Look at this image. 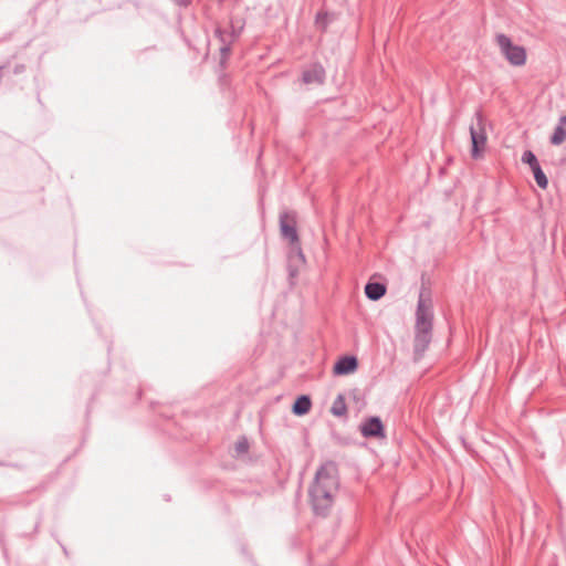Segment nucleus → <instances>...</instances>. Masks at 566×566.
<instances>
[{"mask_svg":"<svg viewBox=\"0 0 566 566\" xmlns=\"http://www.w3.org/2000/svg\"><path fill=\"white\" fill-rule=\"evenodd\" d=\"M521 160L523 164L528 165L531 169L539 165L536 156L531 150H525L522 155Z\"/></svg>","mask_w":566,"mask_h":566,"instance_id":"nucleus-16","label":"nucleus"},{"mask_svg":"<svg viewBox=\"0 0 566 566\" xmlns=\"http://www.w3.org/2000/svg\"><path fill=\"white\" fill-rule=\"evenodd\" d=\"M551 144L555 146L562 145L566 140V130L565 125H562L560 122L555 127L553 135L551 136Z\"/></svg>","mask_w":566,"mask_h":566,"instance_id":"nucleus-13","label":"nucleus"},{"mask_svg":"<svg viewBox=\"0 0 566 566\" xmlns=\"http://www.w3.org/2000/svg\"><path fill=\"white\" fill-rule=\"evenodd\" d=\"M242 27L235 28L233 21H231L230 31L223 30L220 27H216L214 35L220 41V62L223 64L230 53H231V46L233 42L240 36Z\"/></svg>","mask_w":566,"mask_h":566,"instance_id":"nucleus-5","label":"nucleus"},{"mask_svg":"<svg viewBox=\"0 0 566 566\" xmlns=\"http://www.w3.org/2000/svg\"><path fill=\"white\" fill-rule=\"evenodd\" d=\"M2 503H3V500H2V497L0 496V504H2Z\"/></svg>","mask_w":566,"mask_h":566,"instance_id":"nucleus-20","label":"nucleus"},{"mask_svg":"<svg viewBox=\"0 0 566 566\" xmlns=\"http://www.w3.org/2000/svg\"><path fill=\"white\" fill-rule=\"evenodd\" d=\"M325 78V70L322 65L314 64L302 73L304 84H323Z\"/></svg>","mask_w":566,"mask_h":566,"instance_id":"nucleus-9","label":"nucleus"},{"mask_svg":"<svg viewBox=\"0 0 566 566\" xmlns=\"http://www.w3.org/2000/svg\"><path fill=\"white\" fill-rule=\"evenodd\" d=\"M280 231L282 238L289 240L291 244L298 243L296 220L292 212L284 211L280 214Z\"/></svg>","mask_w":566,"mask_h":566,"instance_id":"nucleus-6","label":"nucleus"},{"mask_svg":"<svg viewBox=\"0 0 566 566\" xmlns=\"http://www.w3.org/2000/svg\"><path fill=\"white\" fill-rule=\"evenodd\" d=\"M496 43L500 48L501 53L514 66L524 65L526 62V51L521 45H515L511 39L501 33L496 35Z\"/></svg>","mask_w":566,"mask_h":566,"instance_id":"nucleus-4","label":"nucleus"},{"mask_svg":"<svg viewBox=\"0 0 566 566\" xmlns=\"http://www.w3.org/2000/svg\"><path fill=\"white\" fill-rule=\"evenodd\" d=\"M339 488L338 470L334 462L322 464L315 473L308 494L316 515L326 516L331 512Z\"/></svg>","mask_w":566,"mask_h":566,"instance_id":"nucleus-1","label":"nucleus"},{"mask_svg":"<svg viewBox=\"0 0 566 566\" xmlns=\"http://www.w3.org/2000/svg\"><path fill=\"white\" fill-rule=\"evenodd\" d=\"M312 402L310 397L307 396H300L292 408V411L297 416L306 415L311 409Z\"/></svg>","mask_w":566,"mask_h":566,"instance_id":"nucleus-11","label":"nucleus"},{"mask_svg":"<svg viewBox=\"0 0 566 566\" xmlns=\"http://www.w3.org/2000/svg\"><path fill=\"white\" fill-rule=\"evenodd\" d=\"M470 136L472 142L471 156L478 159L484 151L488 142L484 119L481 112H475L474 114V119L470 125Z\"/></svg>","mask_w":566,"mask_h":566,"instance_id":"nucleus-3","label":"nucleus"},{"mask_svg":"<svg viewBox=\"0 0 566 566\" xmlns=\"http://www.w3.org/2000/svg\"><path fill=\"white\" fill-rule=\"evenodd\" d=\"M432 303L429 296L426 297L421 291L416 312V335L413 349L416 359L422 357L432 338Z\"/></svg>","mask_w":566,"mask_h":566,"instance_id":"nucleus-2","label":"nucleus"},{"mask_svg":"<svg viewBox=\"0 0 566 566\" xmlns=\"http://www.w3.org/2000/svg\"><path fill=\"white\" fill-rule=\"evenodd\" d=\"M559 122H560V124H562V125H565V126H566V115L562 116V117L559 118Z\"/></svg>","mask_w":566,"mask_h":566,"instance_id":"nucleus-19","label":"nucleus"},{"mask_svg":"<svg viewBox=\"0 0 566 566\" xmlns=\"http://www.w3.org/2000/svg\"><path fill=\"white\" fill-rule=\"evenodd\" d=\"M386 293V286L378 282H368L365 286V294L371 301H378Z\"/></svg>","mask_w":566,"mask_h":566,"instance_id":"nucleus-10","label":"nucleus"},{"mask_svg":"<svg viewBox=\"0 0 566 566\" xmlns=\"http://www.w3.org/2000/svg\"><path fill=\"white\" fill-rule=\"evenodd\" d=\"M292 245V250H291V253H290V260L291 261H296L298 263H305V256L302 252V249L300 247V242L296 243V244H291Z\"/></svg>","mask_w":566,"mask_h":566,"instance_id":"nucleus-15","label":"nucleus"},{"mask_svg":"<svg viewBox=\"0 0 566 566\" xmlns=\"http://www.w3.org/2000/svg\"><path fill=\"white\" fill-rule=\"evenodd\" d=\"M178 7H188L191 4L192 0H171Z\"/></svg>","mask_w":566,"mask_h":566,"instance_id":"nucleus-18","label":"nucleus"},{"mask_svg":"<svg viewBox=\"0 0 566 566\" xmlns=\"http://www.w3.org/2000/svg\"><path fill=\"white\" fill-rule=\"evenodd\" d=\"M358 367V360L355 356H343L334 365L335 375H348L354 373Z\"/></svg>","mask_w":566,"mask_h":566,"instance_id":"nucleus-8","label":"nucleus"},{"mask_svg":"<svg viewBox=\"0 0 566 566\" xmlns=\"http://www.w3.org/2000/svg\"><path fill=\"white\" fill-rule=\"evenodd\" d=\"M249 450V442L247 438L242 437L235 442V452L238 454L247 453Z\"/></svg>","mask_w":566,"mask_h":566,"instance_id":"nucleus-17","label":"nucleus"},{"mask_svg":"<svg viewBox=\"0 0 566 566\" xmlns=\"http://www.w3.org/2000/svg\"><path fill=\"white\" fill-rule=\"evenodd\" d=\"M360 433L365 438H385L384 426L379 417H370L360 424Z\"/></svg>","mask_w":566,"mask_h":566,"instance_id":"nucleus-7","label":"nucleus"},{"mask_svg":"<svg viewBox=\"0 0 566 566\" xmlns=\"http://www.w3.org/2000/svg\"><path fill=\"white\" fill-rule=\"evenodd\" d=\"M531 170L534 175L537 186L542 189H546L548 186V179L544 171L542 170L541 166L537 165L536 167H533Z\"/></svg>","mask_w":566,"mask_h":566,"instance_id":"nucleus-14","label":"nucleus"},{"mask_svg":"<svg viewBox=\"0 0 566 566\" xmlns=\"http://www.w3.org/2000/svg\"><path fill=\"white\" fill-rule=\"evenodd\" d=\"M331 412L335 417H345L347 415V406L345 401V397L343 395H338L333 401Z\"/></svg>","mask_w":566,"mask_h":566,"instance_id":"nucleus-12","label":"nucleus"}]
</instances>
